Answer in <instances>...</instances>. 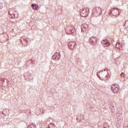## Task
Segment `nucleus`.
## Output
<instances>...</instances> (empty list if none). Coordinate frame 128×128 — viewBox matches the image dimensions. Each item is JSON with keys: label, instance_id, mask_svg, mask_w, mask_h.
Segmentation results:
<instances>
[{"label": "nucleus", "instance_id": "1", "mask_svg": "<svg viewBox=\"0 0 128 128\" xmlns=\"http://www.w3.org/2000/svg\"><path fill=\"white\" fill-rule=\"evenodd\" d=\"M102 14V10L100 8L96 7L92 10V16H100Z\"/></svg>", "mask_w": 128, "mask_h": 128}, {"label": "nucleus", "instance_id": "2", "mask_svg": "<svg viewBox=\"0 0 128 128\" xmlns=\"http://www.w3.org/2000/svg\"><path fill=\"white\" fill-rule=\"evenodd\" d=\"M8 14L10 16L11 18H18V12L16 10L15 8H11L8 11Z\"/></svg>", "mask_w": 128, "mask_h": 128}, {"label": "nucleus", "instance_id": "3", "mask_svg": "<svg viewBox=\"0 0 128 128\" xmlns=\"http://www.w3.org/2000/svg\"><path fill=\"white\" fill-rule=\"evenodd\" d=\"M111 90L114 94H118L120 91V86L118 84H113L110 87Z\"/></svg>", "mask_w": 128, "mask_h": 128}, {"label": "nucleus", "instance_id": "4", "mask_svg": "<svg viewBox=\"0 0 128 128\" xmlns=\"http://www.w3.org/2000/svg\"><path fill=\"white\" fill-rule=\"evenodd\" d=\"M76 32V30L74 29V27H67L66 29V34H74Z\"/></svg>", "mask_w": 128, "mask_h": 128}, {"label": "nucleus", "instance_id": "5", "mask_svg": "<svg viewBox=\"0 0 128 128\" xmlns=\"http://www.w3.org/2000/svg\"><path fill=\"white\" fill-rule=\"evenodd\" d=\"M88 12H90V10L88 9V8L83 9L82 10L80 11V15L82 18H86V16L88 14Z\"/></svg>", "mask_w": 128, "mask_h": 128}, {"label": "nucleus", "instance_id": "6", "mask_svg": "<svg viewBox=\"0 0 128 128\" xmlns=\"http://www.w3.org/2000/svg\"><path fill=\"white\" fill-rule=\"evenodd\" d=\"M110 12L112 16H120V11L118 8H112L110 10Z\"/></svg>", "mask_w": 128, "mask_h": 128}, {"label": "nucleus", "instance_id": "7", "mask_svg": "<svg viewBox=\"0 0 128 128\" xmlns=\"http://www.w3.org/2000/svg\"><path fill=\"white\" fill-rule=\"evenodd\" d=\"M60 54L59 52H56L52 56V60H60Z\"/></svg>", "mask_w": 128, "mask_h": 128}, {"label": "nucleus", "instance_id": "8", "mask_svg": "<svg viewBox=\"0 0 128 128\" xmlns=\"http://www.w3.org/2000/svg\"><path fill=\"white\" fill-rule=\"evenodd\" d=\"M90 42L92 46H94L96 44V38L92 36L90 39Z\"/></svg>", "mask_w": 128, "mask_h": 128}, {"label": "nucleus", "instance_id": "9", "mask_svg": "<svg viewBox=\"0 0 128 128\" xmlns=\"http://www.w3.org/2000/svg\"><path fill=\"white\" fill-rule=\"evenodd\" d=\"M68 46V48L70 50H72V48H74L76 46V42H69V44Z\"/></svg>", "mask_w": 128, "mask_h": 128}, {"label": "nucleus", "instance_id": "10", "mask_svg": "<svg viewBox=\"0 0 128 128\" xmlns=\"http://www.w3.org/2000/svg\"><path fill=\"white\" fill-rule=\"evenodd\" d=\"M120 114V112H118L116 114V116L117 118V120L118 122H122V114Z\"/></svg>", "mask_w": 128, "mask_h": 128}, {"label": "nucleus", "instance_id": "11", "mask_svg": "<svg viewBox=\"0 0 128 128\" xmlns=\"http://www.w3.org/2000/svg\"><path fill=\"white\" fill-rule=\"evenodd\" d=\"M102 44L106 46H110V42L108 40L106 39L102 41Z\"/></svg>", "mask_w": 128, "mask_h": 128}, {"label": "nucleus", "instance_id": "12", "mask_svg": "<svg viewBox=\"0 0 128 128\" xmlns=\"http://www.w3.org/2000/svg\"><path fill=\"white\" fill-rule=\"evenodd\" d=\"M32 8L33 10H36L38 8V6L36 4H32Z\"/></svg>", "mask_w": 128, "mask_h": 128}, {"label": "nucleus", "instance_id": "13", "mask_svg": "<svg viewBox=\"0 0 128 128\" xmlns=\"http://www.w3.org/2000/svg\"><path fill=\"white\" fill-rule=\"evenodd\" d=\"M110 112H116V109L114 108V106H112V104L110 106Z\"/></svg>", "mask_w": 128, "mask_h": 128}, {"label": "nucleus", "instance_id": "14", "mask_svg": "<svg viewBox=\"0 0 128 128\" xmlns=\"http://www.w3.org/2000/svg\"><path fill=\"white\" fill-rule=\"evenodd\" d=\"M81 30L82 32H87L88 28L84 26L82 28H81Z\"/></svg>", "mask_w": 128, "mask_h": 128}, {"label": "nucleus", "instance_id": "15", "mask_svg": "<svg viewBox=\"0 0 128 128\" xmlns=\"http://www.w3.org/2000/svg\"><path fill=\"white\" fill-rule=\"evenodd\" d=\"M27 128H36V124H32L28 126Z\"/></svg>", "mask_w": 128, "mask_h": 128}, {"label": "nucleus", "instance_id": "16", "mask_svg": "<svg viewBox=\"0 0 128 128\" xmlns=\"http://www.w3.org/2000/svg\"><path fill=\"white\" fill-rule=\"evenodd\" d=\"M122 44H120V42H118V44H116V48H122Z\"/></svg>", "mask_w": 128, "mask_h": 128}, {"label": "nucleus", "instance_id": "17", "mask_svg": "<svg viewBox=\"0 0 128 128\" xmlns=\"http://www.w3.org/2000/svg\"><path fill=\"white\" fill-rule=\"evenodd\" d=\"M1 80L2 82V84H4V82H5L6 80H4V78H2Z\"/></svg>", "mask_w": 128, "mask_h": 128}, {"label": "nucleus", "instance_id": "18", "mask_svg": "<svg viewBox=\"0 0 128 128\" xmlns=\"http://www.w3.org/2000/svg\"><path fill=\"white\" fill-rule=\"evenodd\" d=\"M23 42H26V44H28V40H26L24 38H23Z\"/></svg>", "mask_w": 128, "mask_h": 128}, {"label": "nucleus", "instance_id": "19", "mask_svg": "<svg viewBox=\"0 0 128 128\" xmlns=\"http://www.w3.org/2000/svg\"><path fill=\"white\" fill-rule=\"evenodd\" d=\"M2 8V3H0V10Z\"/></svg>", "mask_w": 128, "mask_h": 128}, {"label": "nucleus", "instance_id": "20", "mask_svg": "<svg viewBox=\"0 0 128 128\" xmlns=\"http://www.w3.org/2000/svg\"><path fill=\"white\" fill-rule=\"evenodd\" d=\"M20 42L22 44V39H20Z\"/></svg>", "mask_w": 128, "mask_h": 128}, {"label": "nucleus", "instance_id": "21", "mask_svg": "<svg viewBox=\"0 0 128 128\" xmlns=\"http://www.w3.org/2000/svg\"><path fill=\"white\" fill-rule=\"evenodd\" d=\"M104 72H106V70L108 71V69H104Z\"/></svg>", "mask_w": 128, "mask_h": 128}, {"label": "nucleus", "instance_id": "22", "mask_svg": "<svg viewBox=\"0 0 128 128\" xmlns=\"http://www.w3.org/2000/svg\"><path fill=\"white\" fill-rule=\"evenodd\" d=\"M6 84H8V80H6Z\"/></svg>", "mask_w": 128, "mask_h": 128}, {"label": "nucleus", "instance_id": "23", "mask_svg": "<svg viewBox=\"0 0 128 128\" xmlns=\"http://www.w3.org/2000/svg\"><path fill=\"white\" fill-rule=\"evenodd\" d=\"M128 20H126V22L125 24H126V23H128Z\"/></svg>", "mask_w": 128, "mask_h": 128}, {"label": "nucleus", "instance_id": "24", "mask_svg": "<svg viewBox=\"0 0 128 128\" xmlns=\"http://www.w3.org/2000/svg\"><path fill=\"white\" fill-rule=\"evenodd\" d=\"M101 80H104V78H102V79H100Z\"/></svg>", "mask_w": 128, "mask_h": 128}]
</instances>
